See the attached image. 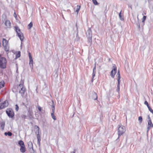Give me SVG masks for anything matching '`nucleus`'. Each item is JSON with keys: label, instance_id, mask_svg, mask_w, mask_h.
Segmentation results:
<instances>
[{"label": "nucleus", "instance_id": "obj_1", "mask_svg": "<svg viewBox=\"0 0 153 153\" xmlns=\"http://www.w3.org/2000/svg\"><path fill=\"white\" fill-rule=\"evenodd\" d=\"M24 82L22 81L19 85L17 87V91H19L21 94L22 96H23L24 94L25 88L23 86Z\"/></svg>", "mask_w": 153, "mask_h": 153}, {"label": "nucleus", "instance_id": "obj_2", "mask_svg": "<svg viewBox=\"0 0 153 153\" xmlns=\"http://www.w3.org/2000/svg\"><path fill=\"white\" fill-rule=\"evenodd\" d=\"M7 61L6 59L4 57L1 58L0 59V67L2 68H4L6 67Z\"/></svg>", "mask_w": 153, "mask_h": 153}, {"label": "nucleus", "instance_id": "obj_3", "mask_svg": "<svg viewBox=\"0 0 153 153\" xmlns=\"http://www.w3.org/2000/svg\"><path fill=\"white\" fill-rule=\"evenodd\" d=\"M3 45L4 49L6 51H9V47L8 44V41L5 39L3 38L2 40Z\"/></svg>", "mask_w": 153, "mask_h": 153}, {"label": "nucleus", "instance_id": "obj_4", "mask_svg": "<svg viewBox=\"0 0 153 153\" xmlns=\"http://www.w3.org/2000/svg\"><path fill=\"white\" fill-rule=\"evenodd\" d=\"M118 137L119 136L123 134L125 131V128L123 126H121L119 127L118 128Z\"/></svg>", "mask_w": 153, "mask_h": 153}, {"label": "nucleus", "instance_id": "obj_5", "mask_svg": "<svg viewBox=\"0 0 153 153\" xmlns=\"http://www.w3.org/2000/svg\"><path fill=\"white\" fill-rule=\"evenodd\" d=\"M15 28L18 36L20 39L21 40V41H22L24 39V37L22 33L21 32L20 30L18 27H16Z\"/></svg>", "mask_w": 153, "mask_h": 153}, {"label": "nucleus", "instance_id": "obj_6", "mask_svg": "<svg viewBox=\"0 0 153 153\" xmlns=\"http://www.w3.org/2000/svg\"><path fill=\"white\" fill-rule=\"evenodd\" d=\"M6 112L10 117L12 118L14 116L13 111L10 108L7 109L6 111Z\"/></svg>", "mask_w": 153, "mask_h": 153}, {"label": "nucleus", "instance_id": "obj_7", "mask_svg": "<svg viewBox=\"0 0 153 153\" xmlns=\"http://www.w3.org/2000/svg\"><path fill=\"white\" fill-rule=\"evenodd\" d=\"M28 146L29 151L30 153H35V152L33 149V145L31 142L29 141L28 143Z\"/></svg>", "mask_w": 153, "mask_h": 153}, {"label": "nucleus", "instance_id": "obj_8", "mask_svg": "<svg viewBox=\"0 0 153 153\" xmlns=\"http://www.w3.org/2000/svg\"><path fill=\"white\" fill-rule=\"evenodd\" d=\"M8 105V101L7 100L4 101L3 102L0 104V109H1L7 107Z\"/></svg>", "mask_w": 153, "mask_h": 153}, {"label": "nucleus", "instance_id": "obj_9", "mask_svg": "<svg viewBox=\"0 0 153 153\" xmlns=\"http://www.w3.org/2000/svg\"><path fill=\"white\" fill-rule=\"evenodd\" d=\"M87 36L88 38V41L90 42H91L92 41L91 38L92 37V31L90 29H89L88 30Z\"/></svg>", "mask_w": 153, "mask_h": 153}, {"label": "nucleus", "instance_id": "obj_10", "mask_svg": "<svg viewBox=\"0 0 153 153\" xmlns=\"http://www.w3.org/2000/svg\"><path fill=\"white\" fill-rule=\"evenodd\" d=\"M90 97L94 100H97V94L95 92H93L90 94Z\"/></svg>", "mask_w": 153, "mask_h": 153}, {"label": "nucleus", "instance_id": "obj_11", "mask_svg": "<svg viewBox=\"0 0 153 153\" xmlns=\"http://www.w3.org/2000/svg\"><path fill=\"white\" fill-rule=\"evenodd\" d=\"M153 127V124L152 123V121H148V127L147 128V132H148L149 129Z\"/></svg>", "mask_w": 153, "mask_h": 153}, {"label": "nucleus", "instance_id": "obj_12", "mask_svg": "<svg viewBox=\"0 0 153 153\" xmlns=\"http://www.w3.org/2000/svg\"><path fill=\"white\" fill-rule=\"evenodd\" d=\"M53 109H52V112L51 113V116L52 118L54 120H56V116L54 115V112L55 111V106L53 105Z\"/></svg>", "mask_w": 153, "mask_h": 153}, {"label": "nucleus", "instance_id": "obj_13", "mask_svg": "<svg viewBox=\"0 0 153 153\" xmlns=\"http://www.w3.org/2000/svg\"><path fill=\"white\" fill-rule=\"evenodd\" d=\"M96 68V63H95V66L93 69V72L92 74V77L91 79L92 82H93V79L94 77L95 76L96 71H95Z\"/></svg>", "mask_w": 153, "mask_h": 153}, {"label": "nucleus", "instance_id": "obj_14", "mask_svg": "<svg viewBox=\"0 0 153 153\" xmlns=\"http://www.w3.org/2000/svg\"><path fill=\"white\" fill-rule=\"evenodd\" d=\"M5 25L7 28H10V27L11 23L9 21H6L5 22Z\"/></svg>", "mask_w": 153, "mask_h": 153}, {"label": "nucleus", "instance_id": "obj_15", "mask_svg": "<svg viewBox=\"0 0 153 153\" xmlns=\"http://www.w3.org/2000/svg\"><path fill=\"white\" fill-rule=\"evenodd\" d=\"M117 71L112 70L111 71L110 75L111 77L114 78L116 73Z\"/></svg>", "mask_w": 153, "mask_h": 153}, {"label": "nucleus", "instance_id": "obj_16", "mask_svg": "<svg viewBox=\"0 0 153 153\" xmlns=\"http://www.w3.org/2000/svg\"><path fill=\"white\" fill-rule=\"evenodd\" d=\"M37 128H38L37 130V139H41V136H40V129L39 127L37 126Z\"/></svg>", "mask_w": 153, "mask_h": 153}, {"label": "nucleus", "instance_id": "obj_17", "mask_svg": "<svg viewBox=\"0 0 153 153\" xmlns=\"http://www.w3.org/2000/svg\"><path fill=\"white\" fill-rule=\"evenodd\" d=\"M5 124V122L4 121L0 123V128L2 130H3Z\"/></svg>", "mask_w": 153, "mask_h": 153}, {"label": "nucleus", "instance_id": "obj_18", "mask_svg": "<svg viewBox=\"0 0 153 153\" xmlns=\"http://www.w3.org/2000/svg\"><path fill=\"white\" fill-rule=\"evenodd\" d=\"M20 151L22 153H24L26 151V148L25 146H21Z\"/></svg>", "mask_w": 153, "mask_h": 153}, {"label": "nucleus", "instance_id": "obj_19", "mask_svg": "<svg viewBox=\"0 0 153 153\" xmlns=\"http://www.w3.org/2000/svg\"><path fill=\"white\" fill-rule=\"evenodd\" d=\"M80 8V6L77 5V6L75 8V9H76L75 12L77 13V14H78V13L79 10Z\"/></svg>", "mask_w": 153, "mask_h": 153}, {"label": "nucleus", "instance_id": "obj_20", "mask_svg": "<svg viewBox=\"0 0 153 153\" xmlns=\"http://www.w3.org/2000/svg\"><path fill=\"white\" fill-rule=\"evenodd\" d=\"M33 60L32 59H30L29 61V65H30V67L31 68H33Z\"/></svg>", "mask_w": 153, "mask_h": 153}, {"label": "nucleus", "instance_id": "obj_21", "mask_svg": "<svg viewBox=\"0 0 153 153\" xmlns=\"http://www.w3.org/2000/svg\"><path fill=\"white\" fill-rule=\"evenodd\" d=\"M18 143L20 146H25L22 140H20L19 141Z\"/></svg>", "mask_w": 153, "mask_h": 153}, {"label": "nucleus", "instance_id": "obj_22", "mask_svg": "<svg viewBox=\"0 0 153 153\" xmlns=\"http://www.w3.org/2000/svg\"><path fill=\"white\" fill-rule=\"evenodd\" d=\"M4 81L0 82V89L4 86Z\"/></svg>", "mask_w": 153, "mask_h": 153}, {"label": "nucleus", "instance_id": "obj_23", "mask_svg": "<svg viewBox=\"0 0 153 153\" xmlns=\"http://www.w3.org/2000/svg\"><path fill=\"white\" fill-rule=\"evenodd\" d=\"M4 134L6 136L8 135L9 136H10L12 135V133L10 132H5Z\"/></svg>", "mask_w": 153, "mask_h": 153}, {"label": "nucleus", "instance_id": "obj_24", "mask_svg": "<svg viewBox=\"0 0 153 153\" xmlns=\"http://www.w3.org/2000/svg\"><path fill=\"white\" fill-rule=\"evenodd\" d=\"M33 26V23L32 22H31L28 25V29H30Z\"/></svg>", "mask_w": 153, "mask_h": 153}, {"label": "nucleus", "instance_id": "obj_25", "mask_svg": "<svg viewBox=\"0 0 153 153\" xmlns=\"http://www.w3.org/2000/svg\"><path fill=\"white\" fill-rule=\"evenodd\" d=\"M138 120L139 121V123H141L143 120L141 116H140L138 117Z\"/></svg>", "mask_w": 153, "mask_h": 153}, {"label": "nucleus", "instance_id": "obj_26", "mask_svg": "<svg viewBox=\"0 0 153 153\" xmlns=\"http://www.w3.org/2000/svg\"><path fill=\"white\" fill-rule=\"evenodd\" d=\"M120 83H118V85H117V91L118 92L120 91Z\"/></svg>", "mask_w": 153, "mask_h": 153}, {"label": "nucleus", "instance_id": "obj_27", "mask_svg": "<svg viewBox=\"0 0 153 153\" xmlns=\"http://www.w3.org/2000/svg\"><path fill=\"white\" fill-rule=\"evenodd\" d=\"M118 76V83H120V75H117Z\"/></svg>", "mask_w": 153, "mask_h": 153}, {"label": "nucleus", "instance_id": "obj_28", "mask_svg": "<svg viewBox=\"0 0 153 153\" xmlns=\"http://www.w3.org/2000/svg\"><path fill=\"white\" fill-rule=\"evenodd\" d=\"M20 52L19 51L16 54V58H18L20 57Z\"/></svg>", "mask_w": 153, "mask_h": 153}, {"label": "nucleus", "instance_id": "obj_29", "mask_svg": "<svg viewBox=\"0 0 153 153\" xmlns=\"http://www.w3.org/2000/svg\"><path fill=\"white\" fill-rule=\"evenodd\" d=\"M121 14V11L119 13V17H120V19L121 20H123V18H122Z\"/></svg>", "mask_w": 153, "mask_h": 153}, {"label": "nucleus", "instance_id": "obj_30", "mask_svg": "<svg viewBox=\"0 0 153 153\" xmlns=\"http://www.w3.org/2000/svg\"><path fill=\"white\" fill-rule=\"evenodd\" d=\"M113 69L112 70L117 71V67L115 64H113Z\"/></svg>", "mask_w": 153, "mask_h": 153}, {"label": "nucleus", "instance_id": "obj_31", "mask_svg": "<svg viewBox=\"0 0 153 153\" xmlns=\"http://www.w3.org/2000/svg\"><path fill=\"white\" fill-rule=\"evenodd\" d=\"M94 4L95 5L98 4V3L96 0H92Z\"/></svg>", "mask_w": 153, "mask_h": 153}, {"label": "nucleus", "instance_id": "obj_32", "mask_svg": "<svg viewBox=\"0 0 153 153\" xmlns=\"http://www.w3.org/2000/svg\"><path fill=\"white\" fill-rule=\"evenodd\" d=\"M38 140V144L39 146H40V143L41 140V139H37Z\"/></svg>", "mask_w": 153, "mask_h": 153}, {"label": "nucleus", "instance_id": "obj_33", "mask_svg": "<svg viewBox=\"0 0 153 153\" xmlns=\"http://www.w3.org/2000/svg\"><path fill=\"white\" fill-rule=\"evenodd\" d=\"M149 110L153 114V110L150 107H148Z\"/></svg>", "mask_w": 153, "mask_h": 153}, {"label": "nucleus", "instance_id": "obj_34", "mask_svg": "<svg viewBox=\"0 0 153 153\" xmlns=\"http://www.w3.org/2000/svg\"><path fill=\"white\" fill-rule=\"evenodd\" d=\"M15 109L16 111H18L19 109V107L17 105H15Z\"/></svg>", "mask_w": 153, "mask_h": 153}, {"label": "nucleus", "instance_id": "obj_35", "mask_svg": "<svg viewBox=\"0 0 153 153\" xmlns=\"http://www.w3.org/2000/svg\"><path fill=\"white\" fill-rule=\"evenodd\" d=\"M146 16H144L143 18V20H142V22H144L145 20H146Z\"/></svg>", "mask_w": 153, "mask_h": 153}, {"label": "nucleus", "instance_id": "obj_36", "mask_svg": "<svg viewBox=\"0 0 153 153\" xmlns=\"http://www.w3.org/2000/svg\"><path fill=\"white\" fill-rule=\"evenodd\" d=\"M29 59H32L31 54L30 53H29Z\"/></svg>", "mask_w": 153, "mask_h": 153}, {"label": "nucleus", "instance_id": "obj_37", "mask_svg": "<svg viewBox=\"0 0 153 153\" xmlns=\"http://www.w3.org/2000/svg\"><path fill=\"white\" fill-rule=\"evenodd\" d=\"M77 35H78V33H77V34H76V39L77 41H78L79 39V37L78 36H77Z\"/></svg>", "mask_w": 153, "mask_h": 153}, {"label": "nucleus", "instance_id": "obj_38", "mask_svg": "<svg viewBox=\"0 0 153 153\" xmlns=\"http://www.w3.org/2000/svg\"><path fill=\"white\" fill-rule=\"evenodd\" d=\"M38 109L40 111H41V107L39 106H38Z\"/></svg>", "mask_w": 153, "mask_h": 153}, {"label": "nucleus", "instance_id": "obj_39", "mask_svg": "<svg viewBox=\"0 0 153 153\" xmlns=\"http://www.w3.org/2000/svg\"><path fill=\"white\" fill-rule=\"evenodd\" d=\"M144 104L145 105H148V102L146 101L144 102Z\"/></svg>", "mask_w": 153, "mask_h": 153}, {"label": "nucleus", "instance_id": "obj_40", "mask_svg": "<svg viewBox=\"0 0 153 153\" xmlns=\"http://www.w3.org/2000/svg\"><path fill=\"white\" fill-rule=\"evenodd\" d=\"M148 119L149 120L148 121H150H150H151V118H150L149 115L148 116Z\"/></svg>", "mask_w": 153, "mask_h": 153}, {"label": "nucleus", "instance_id": "obj_41", "mask_svg": "<svg viewBox=\"0 0 153 153\" xmlns=\"http://www.w3.org/2000/svg\"><path fill=\"white\" fill-rule=\"evenodd\" d=\"M14 16L15 18H16L17 17V15H16L15 14V13H14Z\"/></svg>", "mask_w": 153, "mask_h": 153}, {"label": "nucleus", "instance_id": "obj_42", "mask_svg": "<svg viewBox=\"0 0 153 153\" xmlns=\"http://www.w3.org/2000/svg\"><path fill=\"white\" fill-rule=\"evenodd\" d=\"M137 26H138L139 28L140 27V25L139 23L137 24Z\"/></svg>", "mask_w": 153, "mask_h": 153}, {"label": "nucleus", "instance_id": "obj_43", "mask_svg": "<svg viewBox=\"0 0 153 153\" xmlns=\"http://www.w3.org/2000/svg\"><path fill=\"white\" fill-rule=\"evenodd\" d=\"M146 105L147 106V107H148H148H150L149 106V104H148V105Z\"/></svg>", "mask_w": 153, "mask_h": 153}, {"label": "nucleus", "instance_id": "obj_44", "mask_svg": "<svg viewBox=\"0 0 153 153\" xmlns=\"http://www.w3.org/2000/svg\"><path fill=\"white\" fill-rule=\"evenodd\" d=\"M120 75V73L117 72V75Z\"/></svg>", "mask_w": 153, "mask_h": 153}, {"label": "nucleus", "instance_id": "obj_45", "mask_svg": "<svg viewBox=\"0 0 153 153\" xmlns=\"http://www.w3.org/2000/svg\"><path fill=\"white\" fill-rule=\"evenodd\" d=\"M71 153H75L74 152H71Z\"/></svg>", "mask_w": 153, "mask_h": 153}, {"label": "nucleus", "instance_id": "obj_46", "mask_svg": "<svg viewBox=\"0 0 153 153\" xmlns=\"http://www.w3.org/2000/svg\"><path fill=\"white\" fill-rule=\"evenodd\" d=\"M117 72L120 73V71H119V70H118V71Z\"/></svg>", "mask_w": 153, "mask_h": 153}, {"label": "nucleus", "instance_id": "obj_47", "mask_svg": "<svg viewBox=\"0 0 153 153\" xmlns=\"http://www.w3.org/2000/svg\"><path fill=\"white\" fill-rule=\"evenodd\" d=\"M52 103H53V101H52Z\"/></svg>", "mask_w": 153, "mask_h": 153}]
</instances>
